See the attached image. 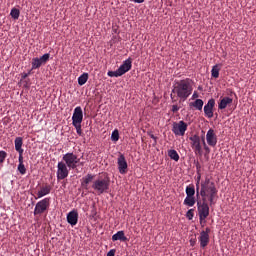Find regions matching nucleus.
<instances>
[{"label":"nucleus","mask_w":256,"mask_h":256,"mask_svg":"<svg viewBox=\"0 0 256 256\" xmlns=\"http://www.w3.org/2000/svg\"><path fill=\"white\" fill-rule=\"evenodd\" d=\"M171 99H173V94L170 95Z\"/></svg>","instance_id":"obj_48"},{"label":"nucleus","mask_w":256,"mask_h":256,"mask_svg":"<svg viewBox=\"0 0 256 256\" xmlns=\"http://www.w3.org/2000/svg\"><path fill=\"white\" fill-rule=\"evenodd\" d=\"M50 205V199L49 198H44L37 202L35 208H34V215H43L47 209H49Z\"/></svg>","instance_id":"obj_9"},{"label":"nucleus","mask_w":256,"mask_h":256,"mask_svg":"<svg viewBox=\"0 0 256 256\" xmlns=\"http://www.w3.org/2000/svg\"><path fill=\"white\" fill-rule=\"evenodd\" d=\"M56 175L58 181L67 179V177H69V166L63 161L58 162Z\"/></svg>","instance_id":"obj_7"},{"label":"nucleus","mask_w":256,"mask_h":256,"mask_svg":"<svg viewBox=\"0 0 256 256\" xmlns=\"http://www.w3.org/2000/svg\"><path fill=\"white\" fill-rule=\"evenodd\" d=\"M67 221L69 225L72 227H75L79 221V213L77 211L73 210L67 214Z\"/></svg>","instance_id":"obj_15"},{"label":"nucleus","mask_w":256,"mask_h":256,"mask_svg":"<svg viewBox=\"0 0 256 256\" xmlns=\"http://www.w3.org/2000/svg\"><path fill=\"white\" fill-rule=\"evenodd\" d=\"M73 126L76 129L77 135H79L81 137L83 135V130L81 129V124H73Z\"/></svg>","instance_id":"obj_35"},{"label":"nucleus","mask_w":256,"mask_h":256,"mask_svg":"<svg viewBox=\"0 0 256 256\" xmlns=\"http://www.w3.org/2000/svg\"><path fill=\"white\" fill-rule=\"evenodd\" d=\"M117 164L119 173L121 175H125V173H127V167H129V165L127 164V159H125V155H123L122 153H120L118 156Z\"/></svg>","instance_id":"obj_10"},{"label":"nucleus","mask_w":256,"mask_h":256,"mask_svg":"<svg viewBox=\"0 0 256 256\" xmlns=\"http://www.w3.org/2000/svg\"><path fill=\"white\" fill-rule=\"evenodd\" d=\"M87 81H89V74L83 73L78 78V85L83 86V85H85V83H87Z\"/></svg>","instance_id":"obj_23"},{"label":"nucleus","mask_w":256,"mask_h":256,"mask_svg":"<svg viewBox=\"0 0 256 256\" xmlns=\"http://www.w3.org/2000/svg\"><path fill=\"white\" fill-rule=\"evenodd\" d=\"M202 145L204 147V151L206 153H211V148H209V146H207V143L205 142V137H202Z\"/></svg>","instance_id":"obj_37"},{"label":"nucleus","mask_w":256,"mask_h":256,"mask_svg":"<svg viewBox=\"0 0 256 256\" xmlns=\"http://www.w3.org/2000/svg\"><path fill=\"white\" fill-rule=\"evenodd\" d=\"M81 161L73 152H68L63 155L62 162L68 166V169H77V164Z\"/></svg>","instance_id":"obj_5"},{"label":"nucleus","mask_w":256,"mask_h":256,"mask_svg":"<svg viewBox=\"0 0 256 256\" xmlns=\"http://www.w3.org/2000/svg\"><path fill=\"white\" fill-rule=\"evenodd\" d=\"M41 65H43V64L41 63V60L39 58L32 59V69H39V67H41Z\"/></svg>","instance_id":"obj_28"},{"label":"nucleus","mask_w":256,"mask_h":256,"mask_svg":"<svg viewBox=\"0 0 256 256\" xmlns=\"http://www.w3.org/2000/svg\"><path fill=\"white\" fill-rule=\"evenodd\" d=\"M14 144H15V149L17 151V153H23V138L22 137H17L14 140Z\"/></svg>","instance_id":"obj_21"},{"label":"nucleus","mask_w":256,"mask_h":256,"mask_svg":"<svg viewBox=\"0 0 256 256\" xmlns=\"http://www.w3.org/2000/svg\"><path fill=\"white\" fill-rule=\"evenodd\" d=\"M5 159H7V152L1 150L0 151V165H1V163H5Z\"/></svg>","instance_id":"obj_36"},{"label":"nucleus","mask_w":256,"mask_h":256,"mask_svg":"<svg viewBox=\"0 0 256 256\" xmlns=\"http://www.w3.org/2000/svg\"><path fill=\"white\" fill-rule=\"evenodd\" d=\"M198 241L200 243V247L205 249L209 245V235L205 234V232H201L200 236L198 237Z\"/></svg>","instance_id":"obj_17"},{"label":"nucleus","mask_w":256,"mask_h":256,"mask_svg":"<svg viewBox=\"0 0 256 256\" xmlns=\"http://www.w3.org/2000/svg\"><path fill=\"white\" fill-rule=\"evenodd\" d=\"M203 101L201 99H196L193 103L192 106L195 107L198 111H202L203 109Z\"/></svg>","instance_id":"obj_27"},{"label":"nucleus","mask_w":256,"mask_h":256,"mask_svg":"<svg viewBox=\"0 0 256 256\" xmlns=\"http://www.w3.org/2000/svg\"><path fill=\"white\" fill-rule=\"evenodd\" d=\"M133 3H138V4H141V3H145V0H132Z\"/></svg>","instance_id":"obj_43"},{"label":"nucleus","mask_w":256,"mask_h":256,"mask_svg":"<svg viewBox=\"0 0 256 256\" xmlns=\"http://www.w3.org/2000/svg\"><path fill=\"white\" fill-rule=\"evenodd\" d=\"M115 253H117L116 249H111L106 256H115Z\"/></svg>","instance_id":"obj_39"},{"label":"nucleus","mask_w":256,"mask_h":256,"mask_svg":"<svg viewBox=\"0 0 256 256\" xmlns=\"http://www.w3.org/2000/svg\"><path fill=\"white\" fill-rule=\"evenodd\" d=\"M187 123L185 121L181 120L179 122H174L172 127V133L176 135L177 137H183L185 135V132L187 131Z\"/></svg>","instance_id":"obj_8"},{"label":"nucleus","mask_w":256,"mask_h":256,"mask_svg":"<svg viewBox=\"0 0 256 256\" xmlns=\"http://www.w3.org/2000/svg\"><path fill=\"white\" fill-rule=\"evenodd\" d=\"M131 67H133V60L131 58H128L118 68V71H119L120 75L123 76V75H125V73H128V71H131Z\"/></svg>","instance_id":"obj_14"},{"label":"nucleus","mask_w":256,"mask_h":256,"mask_svg":"<svg viewBox=\"0 0 256 256\" xmlns=\"http://www.w3.org/2000/svg\"><path fill=\"white\" fill-rule=\"evenodd\" d=\"M184 205H187L188 207H193L195 205V196H186L184 199Z\"/></svg>","instance_id":"obj_25"},{"label":"nucleus","mask_w":256,"mask_h":256,"mask_svg":"<svg viewBox=\"0 0 256 256\" xmlns=\"http://www.w3.org/2000/svg\"><path fill=\"white\" fill-rule=\"evenodd\" d=\"M201 233H205V235H209L211 233V228L207 227L205 230H203Z\"/></svg>","instance_id":"obj_42"},{"label":"nucleus","mask_w":256,"mask_h":256,"mask_svg":"<svg viewBox=\"0 0 256 256\" xmlns=\"http://www.w3.org/2000/svg\"><path fill=\"white\" fill-rule=\"evenodd\" d=\"M213 109H215V99L211 98L204 106V115L208 117V119H213Z\"/></svg>","instance_id":"obj_13"},{"label":"nucleus","mask_w":256,"mask_h":256,"mask_svg":"<svg viewBox=\"0 0 256 256\" xmlns=\"http://www.w3.org/2000/svg\"><path fill=\"white\" fill-rule=\"evenodd\" d=\"M111 186V180L106 178H98L93 181L92 189L97 195H103V193H109V187Z\"/></svg>","instance_id":"obj_3"},{"label":"nucleus","mask_w":256,"mask_h":256,"mask_svg":"<svg viewBox=\"0 0 256 256\" xmlns=\"http://www.w3.org/2000/svg\"><path fill=\"white\" fill-rule=\"evenodd\" d=\"M186 217L189 221L193 220V217H195V209H190L186 213Z\"/></svg>","instance_id":"obj_31"},{"label":"nucleus","mask_w":256,"mask_h":256,"mask_svg":"<svg viewBox=\"0 0 256 256\" xmlns=\"http://www.w3.org/2000/svg\"><path fill=\"white\" fill-rule=\"evenodd\" d=\"M196 168H197V171H199V169H201V165L197 164Z\"/></svg>","instance_id":"obj_46"},{"label":"nucleus","mask_w":256,"mask_h":256,"mask_svg":"<svg viewBox=\"0 0 256 256\" xmlns=\"http://www.w3.org/2000/svg\"><path fill=\"white\" fill-rule=\"evenodd\" d=\"M197 97H199V94H197V92H194L192 95V99H197Z\"/></svg>","instance_id":"obj_44"},{"label":"nucleus","mask_w":256,"mask_h":256,"mask_svg":"<svg viewBox=\"0 0 256 256\" xmlns=\"http://www.w3.org/2000/svg\"><path fill=\"white\" fill-rule=\"evenodd\" d=\"M107 75L108 77H121L119 69H117L116 71H108Z\"/></svg>","instance_id":"obj_33"},{"label":"nucleus","mask_w":256,"mask_h":256,"mask_svg":"<svg viewBox=\"0 0 256 256\" xmlns=\"http://www.w3.org/2000/svg\"><path fill=\"white\" fill-rule=\"evenodd\" d=\"M191 93H193V80L191 78L175 81L172 94L176 95L180 101H187Z\"/></svg>","instance_id":"obj_1"},{"label":"nucleus","mask_w":256,"mask_h":256,"mask_svg":"<svg viewBox=\"0 0 256 256\" xmlns=\"http://www.w3.org/2000/svg\"><path fill=\"white\" fill-rule=\"evenodd\" d=\"M27 77H28V74H24V75L22 76V79H27Z\"/></svg>","instance_id":"obj_45"},{"label":"nucleus","mask_w":256,"mask_h":256,"mask_svg":"<svg viewBox=\"0 0 256 256\" xmlns=\"http://www.w3.org/2000/svg\"><path fill=\"white\" fill-rule=\"evenodd\" d=\"M179 109H180L179 106L173 105L171 111H172L173 113H177V112L179 111Z\"/></svg>","instance_id":"obj_40"},{"label":"nucleus","mask_w":256,"mask_h":256,"mask_svg":"<svg viewBox=\"0 0 256 256\" xmlns=\"http://www.w3.org/2000/svg\"><path fill=\"white\" fill-rule=\"evenodd\" d=\"M206 141L209 147H217V134L210 128L206 133Z\"/></svg>","instance_id":"obj_12"},{"label":"nucleus","mask_w":256,"mask_h":256,"mask_svg":"<svg viewBox=\"0 0 256 256\" xmlns=\"http://www.w3.org/2000/svg\"><path fill=\"white\" fill-rule=\"evenodd\" d=\"M186 195L187 197H195V186L193 184L186 187Z\"/></svg>","instance_id":"obj_24"},{"label":"nucleus","mask_w":256,"mask_h":256,"mask_svg":"<svg viewBox=\"0 0 256 256\" xmlns=\"http://www.w3.org/2000/svg\"><path fill=\"white\" fill-rule=\"evenodd\" d=\"M51 193V185L46 184L45 186H42L40 188V191H38V199H41V197H45V195H49Z\"/></svg>","instance_id":"obj_19"},{"label":"nucleus","mask_w":256,"mask_h":256,"mask_svg":"<svg viewBox=\"0 0 256 256\" xmlns=\"http://www.w3.org/2000/svg\"><path fill=\"white\" fill-rule=\"evenodd\" d=\"M201 181V174L198 175L197 177V183H196V196L199 197V191H200V186H199V182Z\"/></svg>","instance_id":"obj_38"},{"label":"nucleus","mask_w":256,"mask_h":256,"mask_svg":"<svg viewBox=\"0 0 256 256\" xmlns=\"http://www.w3.org/2000/svg\"><path fill=\"white\" fill-rule=\"evenodd\" d=\"M168 157H170V159L173 161H179V153H177L176 150H169Z\"/></svg>","instance_id":"obj_26"},{"label":"nucleus","mask_w":256,"mask_h":256,"mask_svg":"<svg viewBox=\"0 0 256 256\" xmlns=\"http://www.w3.org/2000/svg\"><path fill=\"white\" fill-rule=\"evenodd\" d=\"M18 161H19V165L23 164V153H19Z\"/></svg>","instance_id":"obj_41"},{"label":"nucleus","mask_w":256,"mask_h":256,"mask_svg":"<svg viewBox=\"0 0 256 256\" xmlns=\"http://www.w3.org/2000/svg\"><path fill=\"white\" fill-rule=\"evenodd\" d=\"M83 123V109L81 106H77L74 109V113L72 116V125H77Z\"/></svg>","instance_id":"obj_11"},{"label":"nucleus","mask_w":256,"mask_h":256,"mask_svg":"<svg viewBox=\"0 0 256 256\" xmlns=\"http://www.w3.org/2000/svg\"><path fill=\"white\" fill-rule=\"evenodd\" d=\"M190 145L195 153V155H203V148L201 147V141H203L199 135L195 134L191 136L190 138Z\"/></svg>","instance_id":"obj_6"},{"label":"nucleus","mask_w":256,"mask_h":256,"mask_svg":"<svg viewBox=\"0 0 256 256\" xmlns=\"http://www.w3.org/2000/svg\"><path fill=\"white\" fill-rule=\"evenodd\" d=\"M112 241H122L123 243H125L129 241V239L125 237V232L121 230L112 236Z\"/></svg>","instance_id":"obj_20"},{"label":"nucleus","mask_w":256,"mask_h":256,"mask_svg":"<svg viewBox=\"0 0 256 256\" xmlns=\"http://www.w3.org/2000/svg\"><path fill=\"white\" fill-rule=\"evenodd\" d=\"M18 171L21 175H25V173H27V168H25V164H19Z\"/></svg>","instance_id":"obj_34"},{"label":"nucleus","mask_w":256,"mask_h":256,"mask_svg":"<svg viewBox=\"0 0 256 256\" xmlns=\"http://www.w3.org/2000/svg\"><path fill=\"white\" fill-rule=\"evenodd\" d=\"M51 57V54L46 53L44 54L42 57L38 58V60H40V63L42 65H45L47 63V61H49V58Z\"/></svg>","instance_id":"obj_30"},{"label":"nucleus","mask_w":256,"mask_h":256,"mask_svg":"<svg viewBox=\"0 0 256 256\" xmlns=\"http://www.w3.org/2000/svg\"><path fill=\"white\" fill-rule=\"evenodd\" d=\"M10 15L12 19H19V16L21 15V12L17 8H13L10 12Z\"/></svg>","instance_id":"obj_29"},{"label":"nucleus","mask_w":256,"mask_h":256,"mask_svg":"<svg viewBox=\"0 0 256 256\" xmlns=\"http://www.w3.org/2000/svg\"><path fill=\"white\" fill-rule=\"evenodd\" d=\"M111 140L114 142L119 141V130H114L111 135Z\"/></svg>","instance_id":"obj_32"},{"label":"nucleus","mask_w":256,"mask_h":256,"mask_svg":"<svg viewBox=\"0 0 256 256\" xmlns=\"http://www.w3.org/2000/svg\"><path fill=\"white\" fill-rule=\"evenodd\" d=\"M197 207H198V215H199V221L200 223H203L205 219L209 217V204L207 203V200L204 198L199 201H197Z\"/></svg>","instance_id":"obj_4"},{"label":"nucleus","mask_w":256,"mask_h":256,"mask_svg":"<svg viewBox=\"0 0 256 256\" xmlns=\"http://www.w3.org/2000/svg\"><path fill=\"white\" fill-rule=\"evenodd\" d=\"M151 139H157V137H155V135H151Z\"/></svg>","instance_id":"obj_47"},{"label":"nucleus","mask_w":256,"mask_h":256,"mask_svg":"<svg viewBox=\"0 0 256 256\" xmlns=\"http://www.w3.org/2000/svg\"><path fill=\"white\" fill-rule=\"evenodd\" d=\"M231 103H233L232 98L224 97L220 100V102L218 104V109H220V110L227 109V107H229V105H231Z\"/></svg>","instance_id":"obj_18"},{"label":"nucleus","mask_w":256,"mask_h":256,"mask_svg":"<svg viewBox=\"0 0 256 256\" xmlns=\"http://www.w3.org/2000/svg\"><path fill=\"white\" fill-rule=\"evenodd\" d=\"M217 186H215V182L211 181L209 178H205V180L201 181V188L199 190V195L202 199L209 201L210 207L215 205V199H217Z\"/></svg>","instance_id":"obj_2"},{"label":"nucleus","mask_w":256,"mask_h":256,"mask_svg":"<svg viewBox=\"0 0 256 256\" xmlns=\"http://www.w3.org/2000/svg\"><path fill=\"white\" fill-rule=\"evenodd\" d=\"M93 179H95V175L93 174H87L85 177H83L81 180L82 189H85L86 191H88L89 183H91Z\"/></svg>","instance_id":"obj_16"},{"label":"nucleus","mask_w":256,"mask_h":256,"mask_svg":"<svg viewBox=\"0 0 256 256\" xmlns=\"http://www.w3.org/2000/svg\"><path fill=\"white\" fill-rule=\"evenodd\" d=\"M221 71V66L219 64H216L212 67L211 75L214 79H219V72Z\"/></svg>","instance_id":"obj_22"}]
</instances>
